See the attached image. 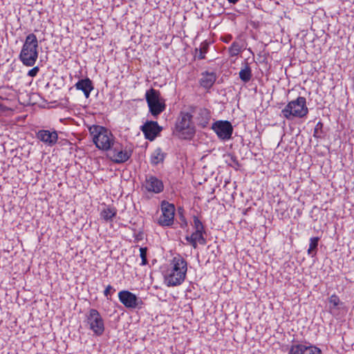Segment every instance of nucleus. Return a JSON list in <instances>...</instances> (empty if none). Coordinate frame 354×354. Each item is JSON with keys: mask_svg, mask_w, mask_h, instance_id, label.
Segmentation results:
<instances>
[{"mask_svg": "<svg viewBox=\"0 0 354 354\" xmlns=\"http://www.w3.org/2000/svg\"><path fill=\"white\" fill-rule=\"evenodd\" d=\"M232 160H233L234 163L235 164V165H236V166H238V167L239 166V161L236 160V158H232Z\"/></svg>", "mask_w": 354, "mask_h": 354, "instance_id": "35", "label": "nucleus"}, {"mask_svg": "<svg viewBox=\"0 0 354 354\" xmlns=\"http://www.w3.org/2000/svg\"><path fill=\"white\" fill-rule=\"evenodd\" d=\"M185 239L187 241H188L192 245V247L194 248H197V243H196V241L194 239V236H193L192 234L190 236H187L185 237Z\"/></svg>", "mask_w": 354, "mask_h": 354, "instance_id": "31", "label": "nucleus"}, {"mask_svg": "<svg viewBox=\"0 0 354 354\" xmlns=\"http://www.w3.org/2000/svg\"><path fill=\"white\" fill-rule=\"evenodd\" d=\"M187 223L186 220L185 219V218H183V224L181 225V227H183V225H187Z\"/></svg>", "mask_w": 354, "mask_h": 354, "instance_id": "37", "label": "nucleus"}, {"mask_svg": "<svg viewBox=\"0 0 354 354\" xmlns=\"http://www.w3.org/2000/svg\"><path fill=\"white\" fill-rule=\"evenodd\" d=\"M323 123L318 122L314 129L313 136L317 138L323 137Z\"/></svg>", "mask_w": 354, "mask_h": 354, "instance_id": "26", "label": "nucleus"}, {"mask_svg": "<svg viewBox=\"0 0 354 354\" xmlns=\"http://www.w3.org/2000/svg\"><path fill=\"white\" fill-rule=\"evenodd\" d=\"M211 129L220 140H228L232 138L234 129L227 120H217L212 124Z\"/></svg>", "mask_w": 354, "mask_h": 354, "instance_id": "9", "label": "nucleus"}, {"mask_svg": "<svg viewBox=\"0 0 354 354\" xmlns=\"http://www.w3.org/2000/svg\"><path fill=\"white\" fill-rule=\"evenodd\" d=\"M165 153L162 151L160 148L156 149L151 156V163L153 165H157L158 163L163 162Z\"/></svg>", "mask_w": 354, "mask_h": 354, "instance_id": "21", "label": "nucleus"}, {"mask_svg": "<svg viewBox=\"0 0 354 354\" xmlns=\"http://www.w3.org/2000/svg\"><path fill=\"white\" fill-rule=\"evenodd\" d=\"M36 138L47 146L53 147L57 142L58 135L55 130L50 131L41 129L36 133Z\"/></svg>", "mask_w": 354, "mask_h": 354, "instance_id": "15", "label": "nucleus"}, {"mask_svg": "<svg viewBox=\"0 0 354 354\" xmlns=\"http://www.w3.org/2000/svg\"><path fill=\"white\" fill-rule=\"evenodd\" d=\"M120 301L128 308H142L144 303L135 294L129 290H122L118 293Z\"/></svg>", "mask_w": 354, "mask_h": 354, "instance_id": "10", "label": "nucleus"}, {"mask_svg": "<svg viewBox=\"0 0 354 354\" xmlns=\"http://www.w3.org/2000/svg\"><path fill=\"white\" fill-rule=\"evenodd\" d=\"M75 87L77 90L82 91L86 98L90 96V93L93 89V82L89 78L80 80L75 84Z\"/></svg>", "mask_w": 354, "mask_h": 354, "instance_id": "18", "label": "nucleus"}, {"mask_svg": "<svg viewBox=\"0 0 354 354\" xmlns=\"http://www.w3.org/2000/svg\"><path fill=\"white\" fill-rule=\"evenodd\" d=\"M192 118L193 115L191 113L181 111L176 119L174 134L180 139H192L196 133Z\"/></svg>", "mask_w": 354, "mask_h": 354, "instance_id": "2", "label": "nucleus"}, {"mask_svg": "<svg viewBox=\"0 0 354 354\" xmlns=\"http://www.w3.org/2000/svg\"><path fill=\"white\" fill-rule=\"evenodd\" d=\"M39 71V68L38 66H35L34 68H32V69H30L28 72V75L30 76V77H35L38 72Z\"/></svg>", "mask_w": 354, "mask_h": 354, "instance_id": "32", "label": "nucleus"}, {"mask_svg": "<svg viewBox=\"0 0 354 354\" xmlns=\"http://www.w3.org/2000/svg\"><path fill=\"white\" fill-rule=\"evenodd\" d=\"M194 56L195 57H197L198 59H203L205 58V54L201 50H198V53H196L194 52Z\"/></svg>", "mask_w": 354, "mask_h": 354, "instance_id": "34", "label": "nucleus"}, {"mask_svg": "<svg viewBox=\"0 0 354 354\" xmlns=\"http://www.w3.org/2000/svg\"><path fill=\"white\" fill-rule=\"evenodd\" d=\"M232 39V36L230 34H227L222 37V41L224 43H229Z\"/></svg>", "mask_w": 354, "mask_h": 354, "instance_id": "33", "label": "nucleus"}, {"mask_svg": "<svg viewBox=\"0 0 354 354\" xmlns=\"http://www.w3.org/2000/svg\"><path fill=\"white\" fill-rule=\"evenodd\" d=\"M319 238L317 236L312 237L310 239L309 248L308 250V254L313 257L316 255L317 251L318 243Z\"/></svg>", "mask_w": 354, "mask_h": 354, "instance_id": "22", "label": "nucleus"}, {"mask_svg": "<svg viewBox=\"0 0 354 354\" xmlns=\"http://www.w3.org/2000/svg\"><path fill=\"white\" fill-rule=\"evenodd\" d=\"M147 248H140V257L142 259V262L140 263L141 266H146L148 264V261L147 258Z\"/></svg>", "mask_w": 354, "mask_h": 354, "instance_id": "28", "label": "nucleus"}, {"mask_svg": "<svg viewBox=\"0 0 354 354\" xmlns=\"http://www.w3.org/2000/svg\"><path fill=\"white\" fill-rule=\"evenodd\" d=\"M308 113L306 106V99L299 96L296 100H292L281 110V115L287 120L293 118H303Z\"/></svg>", "mask_w": 354, "mask_h": 354, "instance_id": "5", "label": "nucleus"}, {"mask_svg": "<svg viewBox=\"0 0 354 354\" xmlns=\"http://www.w3.org/2000/svg\"><path fill=\"white\" fill-rule=\"evenodd\" d=\"M162 214L158 218V223L162 226H170L174 223L175 206L167 201L161 204Z\"/></svg>", "mask_w": 354, "mask_h": 354, "instance_id": "12", "label": "nucleus"}, {"mask_svg": "<svg viewBox=\"0 0 354 354\" xmlns=\"http://www.w3.org/2000/svg\"><path fill=\"white\" fill-rule=\"evenodd\" d=\"M204 233L205 231H199V232L195 231L192 233L196 243H197V242H198L201 245H205L206 243V239L203 236Z\"/></svg>", "mask_w": 354, "mask_h": 354, "instance_id": "25", "label": "nucleus"}, {"mask_svg": "<svg viewBox=\"0 0 354 354\" xmlns=\"http://www.w3.org/2000/svg\"><path fill=\"white\" fill-rule=\"evenodd\" d=\"M209 46V43L207 41H204L200 45L199 48H196L194 52L198 53V50L202 51L203 53L206 54L208 52Z\"/></svg>", "mask_w": 354, "mask_h": 354, "instance_id": "29", "label": "nucleus"}, {"mask_svg": "<svg viewBox=\"0 0 354 354\" xmlns=\"http://www.w3.org/2000/svg\"><path fill=\"white\" fill-rule=\"evenodd\" d=\"M187 271V262L180 255L174 257L170 268L165 274V283L169 287L180 285L185 279Z\"/></svg>", "mask_w": 354, "mask_h": 354, "instance_id": "1", "label": "nucleus"}, {"mask_svg": "<svg viewBox=\"0 0 354 354\" xmlns=\"http://www.w3.org/2000/svg\"><path fill=\"white\" fill-rule=\"evenodd\" d=\"M89 132L94 144L99 149L108 151L115 142L111 132L104 127L93 125L89 128Z\"/></svg>", "mask_w": 354, "mask_h": 354, "instance_id": "4", "label": "nucleus"}, {"mask_svg": "<svg viewBox=\"0 0 354 354\" xmlns=\"http://www.w3.org/2000/svg\"><path fill=\"white\" fill-rule=\"evenodd\" d=\"M145 99L149 113L157 118L166 108L165 100L161 97L160 91L153 88L147 91Z\"/></svg>", "mask_w": 354, "mask_h": 354, "instance_id": "6", "label": "nucleus"}, {"mask_svg": "<svg viewBox=\"0 0 354 354\" xmlns=\"http://www.w3.org/2000/svg\"><path fill=\"white\" fill-rule=\"evenodd\" d=\"M140 129L145 138L149 141H153L163 129L157 122L152 120H147Z\"/></svg>", "mask_w": 354, "mask_h": 354, "instance_id": "13", "label": "nucleus"}, {"mask_svg": "<svg viewBox=\"0 0 354 354\" xmlns=\"http://www.w3.org/2000/svg\"><path fill=\"white\" fill-rule=\"evenodd\" d=\"M109 150L110 159L117 164L127 162L131 158L133 152L131 149H127L118 142H114Z\"/></svg>", "mask_w": 354, "mask_h": 354, "instance_id": "8", "label": "nucleus"}, {"mask_svg": "<svg viewBox=\"0 0 354 354\" xmlns=\"http://www.w3.org/2000/svg\"><path fill=\"white\" fill-rule=\"evenodd\" d=\"M117 210L115 207H107L104 208L100 213V216L106 222H111L116 216Z\"/></svg>", "mask_w": 354, "mask_h": 354, "instance_id": "20", "label": "nucleus"}, {"mask_svg": "<svg viewBox=\"0 0 354 354\" xmlns=\"http://www.w3.org/2000/svg\"><path fill=\"white\" fill-rule=\"evenodd\" d=\"M145 187L149 192L159 194L163 191L164 185L162 181L157 177L148 175L146 176Z\"/></svg>", "mask_w": 354, "mask_h": 354, "instance_id": "16", "label": "nucleus"}, {"mask_svg": "<svg viewBox=\"0 0 354 354\" xmlns=\"http://www.w3.org/2000/svg\"><path fill=\"white\" fill-rule=\"evenodd\" d=\"M38 40L33 33L29 34L19 53V59L24 66H33L38 58Z\"/></svg>", "mask_w": 354, "mask_h": 354, "instance_id": "3", "label": "nucleus"}, {"mask_svg": "<svg viewBox=\"0 0 354 354\" xmlns=\"http://www.w3.org/2000/svg\"><path fill=\"white\" fill-rule=\"evenodd\" d=\"M239 75L241 80L245 84L249 82L251 80L252 77V69L248 63H246L245 66L241 68L239 73Z\"/></svg>", "mask_w": 354, "mask_h": 354, "instance_id": "19", "label": "nucleus"}, {"mask_svg": "<svg viewBox=\"0 0 354 354\" xmlns=\"http://www.w3.org/2000/svg\"><path fill=\"white\" fill-rule=\"evenodd\" d=\"M328 301L330 304V310H333V309H337L338 308V306L339 305H342L343 303L340 301L339 297L335 295V294H333L332 295L329 299H328Z\"/></svg>", "mask_w": 354, "mask_h": 354, "instance_id": "24", "label": "nucleus"}, {"mask_svg": "<svg viewBox=\"0 0 354 354\" xmlns=\"http://www.w3.org/2000/svg\"><path fill=\"white\" fill-rule=\"evenodd\" d=\"M201 78L200 79V85L206 88H210L216 80V75L214 72H204L201 74Z\"/></svg>", "mask_w": 354, "mask_h": 354, "instance_id": "17", "label": "nucleus"}, {"mask_svg": "<svg viewBox=\"0 0 354 354\" xmlns=\"http://www.w3.org/2000/svg\"><path fill=\"white\" fill-rule=\"evenodd\" d=\"M229 3L235 4L239 0H227Z\"/></svg>", "mask_w": 354, "mask_h": 354, "instance_id": "36", "label": "nucleus"}, {"mask_svg": "<svg viewBox=\"0 0 354 354\" xmlns=\"http://www.w3.org/2000/svg\"><path fill=\"white\" fill-rule=\"evenodd\" d=\"M289 354H322V351L310 343L297 344L292 345Z\"/></svg>", "mask_w": 354, "mask_h": 354, "instance_id": "14", "label": "nucleus"}, {"mask_svg": "<svg viewBox=\"0 0 354 354\" xmlns=\"http://www.w3.org/2000/svg\"><path fill=\"white\" fill-rule=\"evenodd\" d=\"M197 123V125L201 128H205L209 124L211 120V111L204 107L191 106L190 112Z\"/></svg>", "mask_w": 354, "mask_h": 354, "instance_id": "11", "label": "nucleus"}, {"mask_svg": "<svg viewBox=\"0 0 354 354\" xmlns=\"http://www.w3.org/2000/svg\"><path fill=\"white\" fill-rule=\"evenodd\" d=\"M84 322L88 328L97 336L104 332V322L100 313L95 308H91L85 315Z\"/></svg>", "mask_w": 354, "mask_h": 354, "instance_id": "7", "label": "nucleus"}, {"mask_svg": "<svg viewBox=\"0 0 354 354\" xmlns=\"http://www.w3.org/2000/svg\"><path fill=\"white\" fill-rule=\"evenodd\" d=\"M115 292V289L112 286L108 285L104 291V295L108 297L109 295L113 294Z\"/></svg>", "mask_w": 354, "mask_h": 354, "instance_id": "30", "label": "nucleus"}, {"mask_svg": "<svg viewBox=\"0 0 354 354\" xmlns=\"http://www.w3.org/2000/svg\"><path fill=\"white\" fill-rule=\"evenodd\" d=\"M193 223V226L195 231H197V232H199V231H205L204 226L202 222L198 218V216H194Z\"/></svg>", "mask_w": 354, "mask_h": 354, "instance_id": "27", "label": "nucleus"}, {"mask_svg": "<svg viewBox=\"0 0 354 354\" xmlns=\"http://www.w3.org/2000/svg\"><path fill=\"white\" fill-rule=\"evenodd\" d=\"M241 51V46L239 42L234 41L228 49L230 57H235Z\"/></svg>", "mask_w": 354, "mask_h": 354, "instance_id": "23", "label": "nucleus"}]
</instances>
